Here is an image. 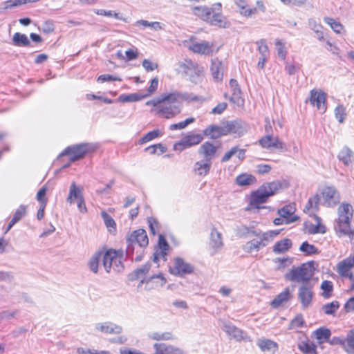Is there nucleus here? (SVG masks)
I'll return each instance as SVG.
<instances>
[{
    "label": "nucleus",
    "mask_w": 354,
    "mask_h": 354,
    "mask_svg": "<svg viewBox=\"0 0 354 354\" xmlns=\"http://www.w3.org/2000/svg\"><path fill=\"white\" fill-rule=\"evenodd\" d=\"M338 160L346 167H352L354 164V151L348 147L344 146L338 153Z\"/></svg>",
    "instance_id": "nucleus-24"
},
{
    "label": "nucleus",
    "mask_w": 354,
    "mask_h": 354,
    "mask_svg": "<svg viewBox=\"0 0 354 354\" xmlns=\"http://www.w3.org/2000/svg\"><path fill=\"white\" fill-rule=\"evenodd\" d=\"M123 250H117L116 255L113 261L112 268L113 271L116 272H120L124 269V266L122 264V260L123 259Z\"/></svg>",
    "instance_id": "nucleus-47"
},
{
    "label": "nucleus",
    "mask_w": 354,
    "mask_h": 354,
    "mask_svg": "<svg viewBox=\"0 0 354 354\" xmlns=\"http://www.w3.org/2000/svg\"><path fill=\"white\" fill-rule=\"evenodd\" d=\"M324 21L328 25L330 26L334 32L336 33H341L344 29L343 26L338 21H335L334 19L328 17H325L324 18Z\"/></svg>",
    "instance_id": "nucleus-53"
},
{
    "label": "nucleus",
    "mask_w": 354,
    "mask_h": 354,
    "mask_svg": "<svg viewBox=\"0 0 354 354\" xmlns=\"http://www.w3.org/2000/svg\"><path fill=\"white\" fill-rule=\"evenodd\" d=\"M295 208L292 205H286L282 208L278 209L279 216L283 217L285 221V224H290L294 223L299 219V216L295 215Z\"/></svg>",
    "instance_id": "nucleus-21"
},
{
    "label": "nucleus",
    "mask_w": 354,
    "mask_h": 354,
    "mask_svg": "<svg viewBox=\"0 0 354 354\" xmlns=\"http://www.w3.org/2000/svg\"><path fill=\"white\" fill-rule=\"evenodd\" d=\"M256 44L258 45V50L259 52L260 57H268L270 52L266 40L260 39L259 41H257Z\"/></svg>",
    "instance_id": "nucleus-57"
},
{
    "label": "nucleus",
    "mask_w": 354,
    "mask_h": 354,
    "mask_svg": "<svg viewBox=\"0 0 354 354\" xmlns=\"http://www.w3.org/2000/svg\"><path fill=\"white\" fill-rule=\"evenodd\" d=\"M346 348L348 352H354V329L349 331L346 337Z\"/></svg>",
    "instance_id": "nucleus-62"
},
{
    "label": "nucleus",
    "mask_w": 354,
    "mask_h": 354,
    "mask_svg": "<svg viewBox=\"0 0 354 354\" xmlns=\"http://www.w3.org/2000/svg\"><path fill=\"white\" fill-rule=\"evenodd\" d=\"M335 116L339 122L342 123L346 117V108L343 104H338L335 109Z\"/></svg>",
    "instance_id": "nucleus-59"
},
{
    "label": "nucleus",
    "mask_w": 354,
    "mask_h": 354,
    "mask_svg": "<svg viewBox=\"0 0 354 354\" xmlns=\"http://www.w3.org/2000/svg\"><path fill=\"white\" fill-rule=\"evenodd\" d=\"M97 143L82 142L80 144L73 145L67 147L58 156L61 158L64 156H69V162L63 166L66 168L70 165V162L79 160L84 158L86 155L94 152L98 149Z\"/></svg>",
    "instance_id": "nucleus-4"
},
{
    "label": "nucleus",
    "mask_w": 354,
    "mask_h": 354,
    "mask_svg": "<svg viewBox=\"0 0 354 354\" xmlns=\"http://www.w3.org/2000/svg\"><path fill=\"white\" fill-rule=\"evenodd\" d=\"M162 102H171V93H163L157 98L149 100L146 102L147 106L152 105L156 106L157 110Z\"/></svg>",
    "instance_id": "nucleus-41"
},
{
    "label": "nucleus",
    "mask_w": 354,
    "mask_h": 354,
    "mask_svg": "<svg viewBox=\"0 0 354 354\" xmlns=\"http://www.w3.org/2000/svg\"><path fill=\"white\" fill-rule=\"evenodd\" d=\"M129 241H132L138 245L140 249L144 248L147 246L149 239L147 232L143 229H138L133 231L129 236H127Z\"/></svg>",
    "instance_id": "nucleus-17"
},
{
    "label": "nucleus",
    "mask_w": 354,
    "mask_h": 354,
    "mask_svg": "<svg viewBox=\"0 0 354 354\" xmlns=\"http://www.w3.org/2000/svg\"><path fill=\"white\" fill-rule=\"evenodd\" d=\"M338 218L335 221V230L338 236H348L354 237V232L351 229V221L353 217L352 206L348 203H342L337 209Z\"/></svg>",
    "instance_id": "nucleus-3"
},
{
    "label": "nucleus",
    "mask_w": 354,
    "mask_h": 354,
    "mask_svg": "<svg viewBox=\"0 0 354 354\" xmlns=\"http://www.w3.org/2000/svg\"><path fill=\"white\" fill-rule=\"evenodd\" d=\"M193 14L213 26L219 28H227L230 23L222 14V4L214 3L212 7L205 6H194L192 8Z\"/></svg>",
    "instance_id": "nucleus-1"
},
{
    "label": "nucleus",
    "mask_w": 354,
    "mask_h": 354,
    "mask_svg": "<svg viewBox=\"0 0 354 354\" xmlns=\"http://www.w3.org/2000/svg\"><path fill=\"white\" fill-rule=\"evenodd\" d=\"M354 268V255L343 259L337 264L336 271L342 277L348 278L352 274L351 270Z\"/></svg>",
    "instance_id": "nucleus-13"
},
{
    "label": "nucleus",
    "mask_w": 354,
    "mask_h": 354,
    "mask_svg": "<svg viewBox=\"0 0 354 354\" xmlns=\"http://www.w3.org/2000/svg\"><path fill=\"white\" fill-rule=\"evenodd\" d=\"M158 249L156 250V252L153 254V261L157 263L159 259H161L164 261H166L169 245L162 234H160L158 236Z\"/></svg>",
    "instance_id": "nucleus-15"
},
{
    "label": "nucleus",
    "mask_w": 354,
    "mask_h": 354,
    "mask_svg": "<svg viewBox=\"0 0 354 354\" xmlns=\"http://www.w3.org/2000/svg\"><path fill=\"white\" fill-rule=\"evenodd\" d=\"M26 214V206L21 205L15 212L12 219L17 223Z\"/></svg>",
    "instance_id": "nucleus-60"
},
{
    "label": "nucleus",
    "mask_w": 354,
    "mask_h": 354,
    "mask_svg": "<svg viewBox=\"0 0 354 354\" xmlns=\"http://www.w3.org/2000/svg\"><path fill=\"white\" fill-rule=\"evenodd\" d=\"M211 166L212 162L203 159V160L197 161L194 164V171L197 175L205 176L209 173Z\"/></svg>",
    "instance_id": "nucleus-32"
},
{
    "label": "nucleus",
    "mask_w": 354,
    "mask_h": 354,
    "mask_svg": "<svg viewBox=\"0 0 354 354\" xmlns=\"http://www.w3.org/2000/svg\"><path fill=\"white\" fill-rule=\"evenodd\" d=\"M194 121H195L194 118H187L184 121L171 124L169 127V129L171 131L177 130V129H185L187 125L193 123Z\"/></svg>",
    "instance_id": "nucleus-58"
},
{
    "label": "nucleus",
    "mask_w": 354,
    "mask_h": 354,
    "mask_svg": "<svg viewBox=\"0 0 354 354\" xmlns=\"http://www.w3.org/2000/svg\"><path fill=\"white\" fill-rule=\"evenodd\" d=\"M101 216L104 220V222L107 227H115V222L113 218L106 212L103 211L101 212Z\"/></svg>",
    "instance_id": "nucleus-63"
},
{
    "label": "nucleus",
    "mask_w": 354,
    "mask_h": 354,
    "mask_svg": "<svg viewBox=\"0 0 354 354\" xmlns=\"http://www.w3.org/2000/svg\"><path fill=\"white\" fill-rule=\"evenodd\" d=\"M155 354H186L182 349L163 343L153 344Z\"/></svg>",
    "instance_id": "nucleus-23"
},
{
    "label": "nucleus",
    "mask_w": 354,
    "mask_h": 354,
    "mask_svg": "<svg viewBox=\"0 0 354 354\" xmlns=\"http://www.w3.org/2000/svg\"><path fill=\"white\" fill-rule=\"evenodd\" d=\"M279 234L278 230H270L263 232L261 230L253 232V235L258 237L257 239H252L248 241L243 246V250L247 253L258 252L266 247L269 243L273 241L274 238Z\"/></svg>",
    "instance_id": "nucleus-6"
},
{
    "label": "nucleus",
    "mask_w": 354,
    "mask_h": 354,
    "mask_svg": "<svg viewBox=\"0 0 354 354\" xmlns=\"http://www.w3.org/2000/svg\"><path fill=\"white\" fill-rule=\"evenodd\" d=\"M259 230H254V227H248L245 225L241 224L236 226L235 229V234L237 236L241 238H246L249 234L253 235V232H258Z\"/></svg>",
    "instance_id": "nucleus-40"
},
{
    "label": "nucleus",
    "mask_w": 354,
    "mask_h": 354,
    "mask_svg": "<svg viewBox=\"0 0 354 354\" xmlns=\"http://www.w3.org/2000/svg\"><path fill=\"white\" fill-rule=\"evenodd\" d=\"M145 97V95H142L139 93H131V94H122L119 96L117 99L118 102H137Z\"/></svg>",
    "instance_id": "nucleus-49"
},
{
    "label": "nucleus",
    "mask_w": 354,
    "mask_h": 354,
    "mask_svg": "<svg viewBox=\"0 0 354 354\" xmlns=\"http://www.w3.org/2000/svg\"><path fill=\"white\" fill-rule=\"evenodd\" d=\"M314 335L318 342L322 344L328 342L331 336V332L328 328L320 327L314 331Z\"/></svg>",
    "instance_id": "nucleus-36"
},
{
    "label": "nucleus",
    "mask_w": 354,
    "mask_h": 354,
    "mask_svg": "<svg viewBox=\"0 0 354 354\" xmlns=\"http://www.w3.org/2000/svg\"><path fill=\"white\" fill-rule=\"evenodd\" d=\"M216 147L209 141L205 142L201 145L198 153L204 160L212 162L216 153Z\"/></svg>",
    "instance_id": "nucleus-20"
},
{
    "label": "nucleus",
    "mask_w": 354,
    "mask_h": 354,
    "mask_svg": "<svg viewBox=\"0 0 354 354\" xmlns=\"http://www.w3.org/2000/svg\"><path fill=\"white\" fill-rule=\"evenodd\" d=\"M194 267L185 261L182 258L178 257L174 259V264L169 267V272L171 274L178 277H183L194 272Z\"/></svg>",
    "instance_id": "nucleus-8"
},
{
    "label": "nucleus",
    "mask_w": 354,
    "mask_h": 354,
    "mask_svg": "<svg viewBox=\"0 0 354 354\" xmlns=\"http://www.w3.org/2000/svg\"><path fill=\"white\" fill-rule=\"evenodd\" d=\"M313 286L309 283H304L298 288L297 297L303 308H307L312 305L314 296Z\"/></svg>",
    "instance_id": "nucleus-9"
},
{
    "label": "nucleus",
    "mask_w": 354,
    "mask_h": 354,
    "mask_svg": "<svg viewBox=\"0 0 354 354\" xmlns=\"http://www.w3.org/2000/svg\"><path fill=\"white\" fill-rule=\"evenodd\" d=\"M178 102H162L158 106L157 114L166 119L174 118L180 113L181 106Z\"/></svg>",
    "instance_id": "nucleus-10"
},
{
    "label": "nucleus",
    "mask_w": 354,
    "mask_h": 354,
    "mask_svg": "<svg viewBox=\"0 0 354 354\" xmlns=\"http://www.w3.org/2000/svg\"><path fill=\"white\" fill-rule=\"evenodd\" d=\"M226 136L228 134H237L241 136L246 131L242 123L238 121H230L224 126Z\"/></svg>",
    "instance_id": "nucleus-30"
},
{
    "label": "nucleus",
    "mask_w": 354,
    "mask_h": 354,
    "mask_svg": "<svg viewBox=\"0 0 354 354\" xmlns=\"http://www.w3.org/2000/svg\"><path fill=\"white\" fill-rule=\"evenodd\" d=\"M135 26L143 27H150L156 31L164 29L165 25L158 21L149 22L147 20L140 19L135 23Z\"/></svg>",
    "instance_id": "nucleus-45"
},
{
    "label": "nucleus",
    "mask_w": 354,
    "mask_h": 354,
    "mask_svg": "<svg viewBox=\"0 0 354 354\" xmlns=\"http://www.w3.org/2000/svg\"><path fill=\"white\" fill-rule=\"evenodd\" d=\"M179 68L189 80L198 84L201 82L203 76V68L196 62L191 59H185V62L179 64Z\"/></svg>",
    "instance_id": "nucleus-7"
},
{
    "label": "nucleus",
    "mask_w": 354,
    "mask_h": 354,
    "mask_svg": "<svg viewBox=\"0 0 354 354\" xmlns=\"http://www.w3.org/2000/svg\"><path fill=\"white\" fill-rule=\"evenodd\" d=\"M259 145L264 149H276L280 151H286L285 144L279 140L278 137H274L272 135H266L259 140Z\"/></svg>",
    "instance_id": "nucleus-11"
},
{
    "label": "nucleus",
    "mask_w": 354,
    "mask_h": 354,
    "mask_svg": "<svg viewBox=\"0 0 354 354\" xmlns=\"http://www.w3.org/2000/svg\"><path fill=\"white\" fill-rule=\"evenodd\" d=\"M275 46L277 50V55L279 57H280L281 59L284 60L286 57L287 51L285 47L284 43L282 41V40L277 39L275 40Z\"/></svg>",
    "instance_id": "nucleus-55"
},
{
    "label": "nucleus",
    "mask_w": 354,
    "mask_h": 354,
    "mask_svg": "<svg viewBox=\"0 0 354 354\" xmlns=\"http://www.w3.org/2000/svg\"><path fill=\"white\" fill-rule=\"evenodd\" d=\"M12 44L16 46H29L30 42L25 34L15 32L12 39Z\"/></svg>",
    "instance_id": "nucleus-39"
},
{
    "label": "nucleus",
    "mask_w": 354,
    "mask_h": 354,
    "mask_svg": "<svg viewBox=\"0 0 354 354\" xmlns=\"http://www.w3.org/2000/svg\"><path fill=\"white\" fill-rule=\"evenodd\" d=\"M292 246V241L284 239L275 243L273 246V252L276 254H281L288 251Z\"/></svg>",
    "instance_id": "nucleus-35"
},
{
    "label": "nucleus",
    "mask_w": 354,
    "mask_h": 354,
    "mask_svg": "<svg viewBox=\"0 0 354 354\" xmlns=\"http://www.w3.org/2000/svg\"><path fill=\"white\" fill-rule=\"evenodd\" d=\"M230 87L232 91V97L230 101L235 103L239 101L241 98V90L238 84V82L235 79H231L230 81Z\"/></svg>",
    "instance_id": "nucleus-37"
},
{
    "label": "nucleus",
    "mask_w": 354,
    "mask_h": 354,
    "mask_svg": "<svg viewBox=\"0 0 354 354\" xmlns=\"http://www.w3.org/2000/svg\"><path fill=\"white\" fill-rule=\"evenodd\" d=\"M292 297V295L288 288L284 289L283 292L279 293L272 301L271 306L274 308H277L284 303L290 300Z\"/></svg>",
    "instance_id": "nucleus-31"
},
{
    "label": "nucleus",
    "mask_w": 354,
    "mask_h": 354,
    "mask_svg": "<svg viewBox=\"0 0 354 354\" xmlns=\"http://www.w3.org/2000/svg\"><path fill=\"white\" fill-rule=\"evenodd\" d=\"M257 344L261 350L264 352H274L278 348L277 344L270 339H259Z\"/></svg>",
    "instance_id": "nucleus-43"
},
{
    "label": "nucleus",
    "mask_w": 354,
    "mask_h": 354,
    "mask_svg": "<svg viewBox=\"0 0 354 354\" xmlns=\"http://www.w3.org/2000/svg\"><path fill=\"white\" fill-rule=\"evenodd\" d=\"M313 262L302 263L299 266H292L288 272H287L284 278L286 280L304 284L309 283L314 274Z\"/></svg>",
    "instance_id": "nucleus-5"
},
{
    "label": "nucleus",
    "mask_w": 354,
    "mask_h": 354,
    "mask_svg": "<svg viewBox=\"0 0 354 354\" xmlns=\"http://www.w3.org/2000/svg\"><path fill=\"white\" fill-rule=\"evenodd\" d=\"M313 218L317 224L315 225L310 222H306L304 225L307 232L309 234H324L326 232L325 225L322 224V219L316 214H313Z\"/></svg>",
    "instance_id": "nucleus-22"
},
{
    "label": "nucleus",
    "mask_w": 354,
    "mask_h": 354,
    "mask_svg": "<svg viewBox=\"0 0 354 354\" xmlns=\"http://www.w3.org/2000/svg\"><path fill=\"white\" fill-rule=\"evenodd\" d=\"M150 267L151 265L149 263H146L137 268L133 273V277H132V279H138L140 277L144 276L149 272Z\"/></svg>",
    "instance_id": "nucleus-56"
},
{
    "label": "nucleus",
    "mask_w": 354,
    "mask_h": 354,
    "mask_svg": "<svg viewBox=\"0 0 354 354\" xmlns=\"http://www.w3.org/2000/svg\"><path fill=\"white\" fill-rule=\"evenodd\" d=\"M159 136H160V131L158 129L149 131L139 140L138 143L140 145H143L147 142H149V141L156 138Z\"/></svg>",
    "instance_id": "nucleus-54"
},
{
    "label": "nucleus",
    "mask_w": 354,
    "mask_h": 354,
    "mask_svg": "<svg viewBox=\"0 0 354 354\" xmlns=\"http://www.w3.org/2000/svg\"><path fill=\"white\" fill-rule=\"evenodd\" d=\"M171 102H180L181 101L194 102L199 101L201 97L189 93H181L178 91L170 92Z\"/></svg>",
    "instance_id": "nucleus-25"
},
{
    "label": "nucleus",
    "mask_w": 354,
    "mask_h": 354,
    "mask_svg": "<svg viewBox=\"0 0 354 354\" xmlns=\"http://www.w3.org/2000/svg\"><path fill=\"white\" fill-rule=\"evenodd\" d=\"M210 247L213 250L212 254H216L218 251H219L223 245V240H222V234L218 232L216 228H212L211 234H210Z\"/></svg>",
    "instance_id": "nucleus-27"
},
{
    "label": "nucleus",
    "mask_w": 354,
    "mask_h": 354,
    "mask_svg": "<svg viewBox=\"0 0 354 354\" xmlns=\"http://www.w3.org/2000/svg\"><path fill=\"white\" fill-rule=\"evenodd\" d=\"M324 205L326 207H333L340 201L339 194L333 187H326L322 192Z\"/></svg>",
    "instance_id": "nucleus-14"
},
{
    "label": "nucleus",
    "mask_w": 354,
    "mask_h": 354,
    "mask_svg": "<svg viewBox=\"0 0 354 354\" xmlns=\"http://www.w3.org/2000/svg\"><path fill=\"white\" fill-rule=\"evenodd\" d=\"M339 308V303L338 301H333L330 303H327L322 306V309L326 315H334L336 311Z\"/></svg>",
    "instance_id": "nucleus-50"
},
{
    "label": "nucleus",
    "mask_w": 354,
    "mask_h": 354,
    "mask_svg": "<svg viewBox=\"0 0 354 354\" xmlns=\"http://www.w3.org/2000/svg\"><path fill=\"white\" fill-rule=\"evenodd\" d=\"M319 200L320 198L318 194L310 197L305 206L304 212H308L310 216H313V214H316L315 212L319 209Z\"/></svg>",
    "instance_id": "nucleus-34"
},
{
    "label": "nucleus",
    "mask_w": 354,
    "mask_h": 354,
    "mask_svg": "<svg viewBox=\"0 0 354 354\" xmlns=\"http://www.w3.org/2000/svg\"><path fill=\"white\" fill-rule=\"evenodd\" d=\"M127 244L126 257L131 259L133 257L134 251H137L138 245L132 241H129L128 238H127Z\"/></svg>",
    "instance_id": "nucleus-61"
},
{
    "label": "nucleus",
    "mask_w": 354,
    "mask_h": 354,
    "mask_svg": "<svg viewBox=\"0 0 354 354\" xmlns=\"http://www.w3.org/2000/svg\"><path fill=\"white\" fill-rule=\"evenodd\" d=\"M326 95L324 92L313 89L310 91L309 101L312 105L316 106L317 109L325 112L326 111Z\"/></svg>",
    "instance_id": "nucleus-16"
},
{
    "label": "nucleus",
    "mask_w": 354,
    "mask_h": 354,
    "mask_svg": "<svg viewBox=\"0 0 354 354\" xmlns=\"http://www.w3.org/2000/svg\"><path fill=\"white\" fill-rule=\"evenodd\" d=\"M225 127L212 124L206 127L203 131V136L209 137L212 139H218L221 136H226Z\"/></svg>",
    "instance_id": "nucleus-26"
},
{
    "label": "nucleus",
    "mask_w": 354,
    "mask_h": 354,
    "mask_svg": "<svg viewBox=\"0 0 354 354\" xmlns=\"http://www.w3.org/2000/svg\"><path fill=\"white\" fill-rule=\"evenodd\" d=\"M115 250L110 249L105 252H102L103 266L107 272H110L113 266V261L116 255Z\"/></svg>",
    "instance_id": "nucleus-33"
},
{
    "label": "nucleus",
    "mask_w": 354,
    "mask_h": 354,
    "mask_svg": "<svg viewBox=\"0 0 354 354\" xmlns=\"http://www.w3.org/2000/svg\"><path fill=\"white\" fill-rule=\"evenodd\" d=\"M210 71L214 80L216 82L223 80L224 66L221 60L217 58L212 59Z\"/></svg>",
    "instance_id": "nucleus-29"
},
{
    "label": "nucleus",
    "mask_w": 354,
    "mask_h": 354,
    "mask_svg": "<svg viewBox=\"0 0 354 354\" xmlns=\"http://www.w3.org/2000/svg\"><path fill=\"white\" fill-rule=\"evenodd\" d=\"M102 257V252L99 251L95 253V254L91 258L88 262V266L90 270L94 273H97L98 271L99 262Z\"/></svg>",
    "instance_id": "nucleus-48"
},
{
    "label": "nucleus",
    "mask_w": 354,
    "mask_h": 354,
    "mask_svg": "<svg viewBox=\"0 0 354 354\" xmlns=\"http://www.w3.org/2000/svg\"><path fill=\"white\" fill-rule=\"evenodd\" d=\"M320 288L322 290V295L325 299H328L332 296L333 292V282L328 280H324L322 282Z\"/></svg>",
    "instance_id": "nucleus-46"
},
{
    "label": "nucleus",
    "mask_w": 354,
    "mask_h": 354,
    "mask_svg": "<svg viewBox=\"0 0 354 354\" xmlns=\"http://www.w3.org/2000/svg\"><path fill=\"white\" fill-rule=\"evenodd\" d=\"M142 65L147 72L153 71L158 67L157 63L153 62L147 59H145L142 61Z\"/></svg>",
    "instance_id": "nucleus-64"
},
{
    "label": "nucleus",
    "mask_w": 354,
    "mask_h": 354,
    "mask_svg": "<svg viewBox=\"0 0 354 354\" xmlns=\"http://www.w3.org/2000/svg\"><path fill=\"white\" fill-rule=\"evenodd\" d=\"M149 337L150 339L156 341L170 340L174 339V336L171 332H152L149 333Z\"/></svg>",
    "instance_id": "nucleus-51"
},
{
    "label": "nucleus",
    "mask_w": 354,
    "mask_h": 354,
    "mask_svg": "<svg viewBox=\"0 0 354 354\" xmlns=\"http://www.w3.org/2000/svg\"><path fill=\"white\" fill-rule=\"evenodd\" d=\"M203 139V134L189 132L182 138L179 142L175 145V147H181L180 150H183L201 143Z\"/></svg>",
    "instance_id": "nucleus-12"
},
{
    "label": "nucleus",
    "mask_w": 354,
    "mask_h": 354,
    "mask_svg": "<svg viewBox=\"0 0 354 354\" xmlns=\"http://www.w3.org/2000/svg\"><path fill=\"white\" fill-rule=\"evenodd\" d=\"M299 250L307 255L316 254L319 253L318 249L314 245L308 243V241L303 242L300 245Z\"/></svg>",
    "instance_id": "nucleus-52"
},
{
    "label": "nucleus",
    "mask_w": 354,
    "mask_h": 354,
    "mask_svg": "<svg viewBox=\"0 0 354 354\" xmlns=\"http://www.w3.org/2000/svg\"><path fill=\"white\" fill-rule=\"evenodd\" d=\"M298 348L305 354H317L315 344L309 341H302L299 342Z\"/></svg>",
    "instance_id": "nucleus-38"
},
{
    "label": "nucleus",
    "mask_w": 354,
    "mask_h": 354,
    "mask_svg": "<svg viewBox=\"0 0 354 354\" xmlns=\"http://www.w3.org/2000/svg\"><path fill=\"white\" fill-rule=\"evenodd\" d=\"M95 329L105 334H120L122 332V326L111 322L97 323Z\"/></svg>",
    "instance_id": "nucleus-19"
},
{
    "label": "nucleus",
    "mask_w": 354,
    "mask_h": 354,
    "mask_svg": "<svg viewBox=\"0 0 354 354\" xmlns=\"http://www.w3.org/2000/svg\"><path fill=\"white\" fill-rule=\"evenodd\" d=\"M255 177L248 174H241L236 178V183L239 186L250 185L255 183Z\"/></svg>",
    "instance_id": "nucleus-42"
},
{
    "label": "nucleus",
    "mask_w": 354,
    "mask_h": 354,
    "mask_svg": "<svg viewBox=\"0 0 354 354\" xmlns=\"http://www.w3.org/2000/svg\"><path fill=\"white\" fill-rule=\"evenodd\" d=\"M191 49L193 52L204 55L209 54L211 51V46L207 42L196 43L192 45Z\"/></svg>",
    "instance_id": "nucleus-44"
},
{
    "label": "nucleus",
    "mask_w": 354,
    "mask_h": 354,
    "mask_svg": "<svg viewBox=\"0 0 354 354\" xmlns=\"http://www.w3.org/2000/svg\"><path fill=\"white\" fill-rule=\"evenodd\" d=\"M83 188L77 186L75 181H73L69 187V193L66 198V201L69 204H73L76 201L84 197Z\"/></svg>",
    "instance_id": "nucleus-28"
},
{
    "label": "nucleus",
    "mask_w": 354,
    "mask_h": 354,
    "mask_svg": "<svg viewBox=\"0 0 354 354\" xmlns=\"http://www.w3.org/2000/svg\"><path fill=\"white\" fill-rule=\"evenodd\" d=\"M281 183L278 180L262 185L258 189L251 193L246 210L253 208L259 209L260 205L266 203L270 196L274 195L281 189Z\"/></svg>",
    "instance_id": "nucleus-2"
},
{
    "label": "nucleus",
    "mask_w": 354,
    "mask_h": 354,
    "mask_svg": "<svg viewBox=\"0 0 354 354\" xmlns=\"http://www.w3.org/2000/svg\"><path fill=\"white\" fill-rule=\"evenodd\" d=\"M222 328L228 335L236 341L240 342L248 339L245 333L230 322H225Z\"/></svg>",
    "instance_id": "nucleus-18"
}]
</instances>
